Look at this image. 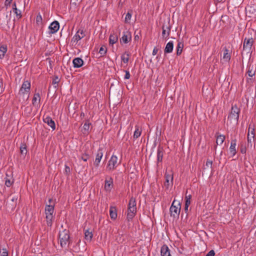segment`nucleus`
Instances as JSON below:
<instances>
[{
  "label": "nucleus",
  "instance_id": "f257e3e1",
  "mask_svg": "<svg viewBox=\"0 0 256 256\" xmlns=\"http://www.w3.org/2000/svg\"><path fill=\"white\" fill-rule=\"evenodd\" d=\"M240 112V109L236 106H232L231 112L228 116V122L234 124H237Z\"/></svg>",
  "mask_w": 256,
  "mask_h": 256
},
{
  "label": "nucleus",
  "instance_id": "f03ea898",
  "mask_svg": "<svg viewBox=\"0 0 256 256\" xmlns=\"http://www.w3.org/2000/svg\"><path fill=\"white\" fill-rule=\"evenodd\" d=\"M136 199L133 197L131 198L128 205L127 218L128 220H132L136 215Z\"/></svg>",
  "mask_w": 256,
  "mask_h": 256
},
{
  "label": "nucleus",
  "instance_id": "7ed1b4c3",
  "mask_svg": "<svg viewBox=\"0 0 256 256\" xmlns=\"http://www.w3.org/2000/svg\"><path fill=\"white\" fill-rule=\"evenodd\" d=\"M121 161H118V158L116 156L112 154L108 162L106 170L111 172L114 170L120 164Z\"/></svg>",
  "mask_w": 256,
  "mask_h": 256
},
{
  "label": "nucleus",
  "instance_id": "20e7f679",
  "mask_svg": "<svg viewBox=\"0 0 256 256\" xmlns=\"http://www.w3.org/2000/svg\"><path fill=\"white\" fill-rule=\"evenodd\" d=\"M59 239L62 247L66 246L69 243L70 236L68 231L64 230L60 232Z\"/></svg>",
  "mask_w": 256,
  "mask_h": 256
},
{
  "label": "nucleus",
  "instance_id": "39448f33",
  "mask_svg": "<svg viewBox=\"0 0 256 256\" xmlns=\"http://www.w3.org/2000/svg\"><path fill=\"white\" fill-rule=\"evenodd\" d=\"M30 82L28 80H24L21 86L20 94H22L26 96L28 100L30 96Z\"/></svg>",
  "mask_w": 256,
  "mask_h": 256
},
{
  "label": "nucleus",
  "instance_id": "423d86ee",
  "mask_svg": "<svg viewBox=\"0 0 256 256\" xmlns=\"http://www.w3.org/2000/svg\"><path fill=\"white\" fill-rule=\"evenodd\" d=\"M175 200H174L170 208V214L174 218L178 217L180 211V204L178 202L176 205H174Z\"/></svg>",
  "mask_w": 256,
  "mask_h": 256
},
{
  "label": "nucleus",
  "instance_id": "0eeeda50",
  "mask_svg": "<svg viewBox=\"0 0 256 256\" xmlns=\"http://www.w3.org/2000/svg\"><path fill=\"white\" fill-rule=\"evenodd\" d=\"M165 182L164 183V186L166 189H168L171 188L173 185V173L172 171L169 172H166L165 173Z\"/></svg>",
  "mask_w": 256,
  "mask_h": 256
},
{
  "label": "nucleus",
  "instance_id": "6e6552de",
  "mask_svg": "<svg viewBox=\"0 0 256 256\" xmlns=\"http://www.w3.org/2000/svg\"><path fill=\"white\" fill-rule=\"evenodd\" d=\"M254 40L252 38H245L244 41L243 50H245L247 53L252 52V48L253 45Z\"/></svg>",
  "mask_w": 256,
  "mask_h": 256
},
{
  "label": "nucleus",
  "instance_id": "1a4fd4ad",
  "mask_svg": "<svg viewBox=\"0 0 256 256\" xmlns=\"http://www.w3.org/2000/svg\"><path fill=\"white\" fill-rule=\"evenodd\" d=\"M60 28V24L58 21L52 22L48 26V34H54Z\"/></svg>",
  "mask_w": 256,
  "mask_h": 256
},
{
  "label": "nucleus",
  "instance_id": "9d476101",
  "mask_svg": "<svg viewBox=\"0 0 256 256\" xmlns=\"http://www.w3.org/2000/svg\"><path fill=\"white\" fill-rule=\"evenodd\" d=\"M132 39V34L128 30L125 31L123 32V34L120 38V42L124 44H127Z\"/></svg>",
  "mask_w": 256,
  "mask_h": 256
},
{
  "label": "nucleus",
  "instance_id": "9b49d317",
  "mask_svg": "<svg viewBox=\"0 0 256 256\" xmlns=\"http://www.w3.org/2000/svg\"><path fill=\"white\" fill-rule=\"evenodd\" d=\"M171 29V26L169 24H164L162 27V37L166 38H168Z\"/></svg>",
  "mask_w": 256,
  "mask_h": 256
},
{
  "label": "nucleus",
  "instance_id": "f8f14e48",
  "mask_svg": "<svg viewBox=\"0 0 256 256\" xmlns=\"http://www.w3.org/2000/svg\"><path fill=\"white\" fill-rule=\"evenodd\" d=\"M236 139L232 140L231 141L230 146L229 148L230 150V156L234 157L236 154Z\"/></svg>",
  "mask_w": 256,
  "mask_h": 256
},
{
  "label": "nucleus",
  "instance_id": "ddd939ff",
  "mask_svg": "<svg viewBox=\"0 0 256 256\" xmlns=\"http://www.w3.org/2000/svg\"><path fill=\"white\" fill-rule=\"evenodd\" d=\"M255 136V130L254 126L250 124L249 126L248 134V141L251 142L252 140L254 139Z\"/></svg>",
  "mask_w": 256,
  "mask_h": 256
},
{
  "label": "nucleus",
  "instance_id": "4468645a",
  "mask_svg": "<svg viewBox=\"0 0 256 256\" xmlns=\"http://www.w3.org/2000/svg\"><path fill=\"white\" fill-rule=\"evenodd\" d=\"M113 186V180L112 178H108L105 180L104 189L107 192H110Z\"/></svg>",
  "mask_w": 256,
  "mask_h": 256
},
{
  "label": "nucleus",
  "instance_id": "2eb2a0df",
  "mask_svg": "<svg viewBox=\"0 0 256 256\" xmlns=\"http://www.w3.org/2000/svg\"><path fill=\"white\" fill-rule=\"evenodd\" d=\"M85 36L84 32L82 30H79L77 31L75 35L73 37L74 42H78Z\"/></svg>",
  "mask_w": 256,
  "mask_h": 256
},
{
  "label": "nucleus",
  "instance_id": "dca6fc26",
  "mask_svg": "<svg viewBox=\"0 0 256 256\" xmlns=\"http://www.w3.org/2000/svg\"><path fill=\"white\" fill-rule=\"evenodd\" d=\"M43 120L44 122L49 126L53 130L56 129L55 122L50 117L47 116L44 118Z\"/></svg>",
  "mask_w": 256,
  "mask_h": 256
},
{
  "label": "nucleus",
  "instance_id": "f3484780",
  "mask_svg": "<svg viewBox=\"0 0 256 256\" xmlns=\"http://www.w3.org/2000/svg\"><path fill=\"white\" fill-rule=\"evenodd\" d=\"M103 156V153L102 151V150H99L98 151V153L96 156V159L94 162V164L96 166L98 167L99 166L100 163V160L102 158Z\"/></svg>",
  "mask_w": 256,
  "mask_h": 256
},
{
  "label": "nucleus",
  "instance_id": "a211bd4d",
  "mask_svg": "<svg viewBox=\"0 0 256 256\" xmlns=\"http://www.w3.org/2000/svg\"><path fill=\"white\" fill-rule=\"evenodd\" d=\"M72 64L74 68H79L82 66L84 61L81 58H76L73 60Z\"/></svg>",
  "mask_w": 256,
  "mask_h": 256
},
{
  "label": "nucleus",
  "instance_id": "6ab92c4d",
  "mask_svg": "<svg viewBox=\"0 0 256 256\" xmlns=\"http://www.w3.org/2000/svg\"><path fill=\"white\" fill-rule=\"evenodd\" d=\"M160 254L162 256H172L170 254V250L166 245L164 244L162 246Z\"/></svg>",
  "mask_w": 256,
  "mask_h": 256
},
{
  "label": "nucleus",
  "instance_id": "aec40b11",
  "mask_svg": "<svg viewBox=\"0 0 256 256\" xmlns=\"http://www.w3.org/2000/svg\"><path fill=\"white\" fill-rule=\"evenodd\" d=\"M40 101V95L38 93L35 94L32 100V104L36 106H39Z\"/></svg>",
  "mask_w": 256,
  "mask_h": 256
},
{
  "label": "nucleus",
  "instance_id": "412c9836",
  "mask_svg": "<svg viewBox=\"0 0 256 256\" xmlns=\"http://www.w3.org/2000/svg\"><path fill=\"white\" fill-rule=\"evenodd\" d=\"M174 48V42L172 41H170L167 43L165 47L164 52L166 54H169L172 52Z\"/></svg>",
  "mask_w": 256,
  "mask_h": 256
},
{
  "label": "nucleus",
  "instance_id": "4be33fe9",
  "mask_svg": "<svg viewBox=\"0 0 256 256\" xmlns=\"http://www.w3.org/2000/svg\"><path fill=\"white\" fill-rule=\"evenodd\" d=\"M54 205L46 204L45 208L46 215H53L54 212Z\"/></svg>",
  "mask_w": 256,
  "mask_h": 256
},
{
  "label": "nucleus",
  "instance_id": "5701e85b",
  "mask_svg": "<svg viewBox=\"0 0 256 256\" xmlns=\"http://www.w3.org/2000/svg\"><path fill=\"white\" fill-rule=\"evenodd\" d=\"M118 41V36L117 34L115 33L111 34L109 37L110 44L111 45H113L114 44L116 43Z\"/></svg>",
  "mask_w": 256,
  "mask_h": 256
},
{
  "label": "nucleus",
  "instance_id": "b1692460",
  "mask_svg": "<svg viewBox=\"0 0 256 256\" xmlns=\"http://www.w3.org/2000/svg\"><path fill=\"white\" fill-rule=\"evenodd\" d=\"M110 217L112 220H116L117 218V210L115 206H111L110 210Z\"/></svg>",
  "mask_w": 256,
  "mask_h": 256
},
{
  "label": "nucleus",
  "instance_id": "393cba45",
  "mask_svg": "<svg viewBox=\"0 0 256 256\" xmlns=\"http://www.w3.org/2000/svg\"><path fill=\"white\" fill-rule=\"evenodd\" d=\"M230 54L228 52V50L225 48L224 50V54L222 59L225 62H228L230 60Z\"/></svg>",
  "mask_w": 256,
  "mask_h": 256
},
{
  "label": "nucleus",
  "instance_id": "a878e982",
  "mask_svg": "<svg viewBox=\"0 0 256 256\" xmlns=\"http://www.w3.org/2000/svg\"><path fill=\"white\" fill-rule=\"evenodd\" d=\"M93 234L92 231L86 230L84 232V239L87 242H90L92 238Z\"/></svg>",
  "mask_w": 256,
  "mask_h": 256
},
{
  "label": "nucleus",
  "instance_id": "bb28decb",
  "mask_svg": "<svg viewBox=\"0 0 256 256\" xmlns=\"http://www.w3.org/2000/svg\"><path fill=\"white\" fill-rule=\"evenodd\" d=\"M8 50L6 45L4 44L0 46V59H2Z\"/></svg>",
  "mask_w": 256,
  "mask_h": 256
},
{
  "label": "nucleus",
  "instance_id": "cd10ccee",
  "mask_svg": "<svg viewBox=\"0 0 256 256\" xmlns=\"http://www.w3.org/2000/svg\"><path fill=\"white\" fill-rule=\"evenodd\" d=\"M163 150L162 148H158L157 150V162H161L163 158Z\"/></svg>",
  "mask_w": 256,
  "mask_h": 256
},
{
  "label": "nucleus",
  "instance_id": "c85d7f7f",
  "mask_svg": "<svg viewBox=\"0 0 256 256\" xmlns=\"http://www.w3.org/2000/svg\"><path fill=\"white\" fill-rule=\"evenodd\" d=\"M47 226L51 227L52 224L54 215H46Z\"/></svg>",
  "mask_w": 256,
  "mask_h": 256
},
{
  "label": "nucleus",
  "instance_id": "c756f323",
  "mask_svg": "<svg viewBox=\"0 0 256 256\" xmlns=\"http://www.w3.org/2000/svg\"><path fill=\"white\" fill-rule=\"evenodd\" d=\"M184 48V44L182 42H179L176 46V54L178 56L180 55L182 51Z\"/></svg>",
  "mask_w": 256,
  "mask_h": 256
},
{
  "label": "nucleus",
  "instance_id": "7c9ffc66",
  "mask_svg": "<svg viewBox=\"0 0 256 256\" xmlns=\"http://www.w3.org/2000/svg\"><path fill=\"white\" fill-rule=\"evenodd\" d=\"M225 140V136L223 134H220L217 136L216 143L218 145H221Z\"/></svg>",
  "mask_w": 256,
  "mask_h": 256
},
{
  "label": "nucleus",
  "instance_id": "2f4dec72",
  "mask_svg": "<svg viewBox=\"0 0 256 256\" xmlns=\"http://www.w3.org/2000/svg\"><path fill=\"white\" fill-rule=\"evenodd\" d=\"M247 68V73L249 76L252 77L255 75V70H254L252 66L250 64H249Z\"/></svg>",
  "mask_w": 256,
  "mask_h": 256
},
{
  "label": "nucleus",
  "instance_id": "473e14b6",
  "mask_svg": "<svg viewBox=\"0 0 256 256\" xmlns=\"http://www.w3.org/2000/svg\"><path fill=\"white\" fill-rule=\"evenodd\" d=\"M141 134H142V129L140 128L138 126H136V129H135V130H134V138H138V137L140 136L141 135Z\"/></svg>",
  "mask_w": 256,
  "mask_h": 256
},
{
  "label": "nucleus",
  "instance_id": "72a5a7b5",
  "mask_svg": "<svg viewBox=\"0 0 256 256\" xmlns=\"http://www.w3.org/2000/svg\"><path fill=\"white\" fill-rule=\"evenodd\" d=\"M129 54L128 52H124L121 56V60L124 64H128L129 60Z\"/></svg>",
  "mask_w": 256,
  "mask_h": 256
},
{
  "label": "nucleus",
  "instance_id": "f704fd0d",
  "mask_svg": "<svg viewBox=\"0 0 256 256\" xmlns=\"http://www.w3.org/2000/svg\"><path fill=\"white\" fill-rule=\"evenodd\" d=\"M20 153L22 155H26L27 152L26 146V144H22L20 147Z\"/></svg>",
  "mask_w": 256,
  "mask_h": 256
},
{
  "label": "nucleus",
  "instance_id": "c9c22d12",
  "mask_svg": "<svg viewBox=\"0 0 256 256\" xmlns=\"http://www.w3.org/2000/svg\"><path fill=\"white\" fill-rule=\"evenodd\" d=\"M13 12L16 14V17L18 19L22 18L21 11L18 10L16 8H13Z\"/></svg>",
  "mask_w": 256,
  "mask_h": 256
},
{
  "label": "nucleus",
  "instance_id": "e433bc0d",
  "mask_svg": "<svg viewBox=\"0 0 256 256\" xmlns=\"http://www.w3.org/2000/svg\"><path fill=\"white\" fill-rule=\"evenodd\" d=\"M106 52H107V48H106V46H102L100 48V50H99V53L102 56H103L104 54H106Z\"/></svg>",
  "mask_w": 256,
  "mask_h": 256
},
{
  "label": "nucleus",
  "instance_id": "4c0bfd02",
  "mask_svg": "<svg viewBox=\"0 0 256 256\" xmlns=\"http://www.w3.org/2000/svg\"><path fill=\"white\" fill-rule=\"evenodd\" d=\"M187 192H188L186 191V196H185V204H190V200H191V198H192V195L191 194H188V195H187Z\"/></svg>",
  "mask_w": 256,
  "mask_h": 256
},
{
  "label": "nucleus",
  "instance_id": "58836bf2",
  "mask_svg": "<svg viewBox=\"0 0 256 256\" xmlns=\"http://www.w3.org/2000/svg\"><path fill=\"white\" fill-rule=\"evenodd\" d=\"M0 256H8V251L6 248H0Z\"/></svg>",
  "mask_w": 256,
  "mask_h": 256
},
{
  "label": "nucleus",
  "instance_id": "ea45409f",
  "mask_svg": "<svg viewBox=\"0 0 256 256\" xmlns=\"http://www.w3.org/2000/svg\"><path fill=\"white\" fill-rule=\"evenodd\" d=\"M13 183H14V180L12 178L10 179V178H6V180L5 181V184L6 186L10 187L12 184Z\"/></svg>",
  "mask_w": 256,
  "mask_h": 256
},
{
  "label": "nucleus",
  "instance_id": "a19ab883",
  "mask_svg": "<svg viewBox=\"0 0 256 256\" xmlns=\"http://www.w3.org/2000/svg\"><path fill=\"white\" fill-rule=\"evenodd\" d=\"M42 16L40 15V14H38L36 16V22L38 24H42Z\"/></svg>",
  "mask_w": 256,
  "mask_h": 256
},
{
  "label": "nucleus",
  "instance_id": "79ce46f5",
  "mask_svg": "<svg viewBox=\"0 0 256 256\" xmlns=\"http://www.w3.org/2000/svg\"><path fill=\"white\" fill-rule=\"evenodd\" d=\"M131 18H132V14L128 12L125 17V22L126 23L129 22Z\"/></svg>",
  "mask_w": 256,
  "mask_h": 256
},
{
  "label": "nucleus",
  "instance_id": "37998d69",
  "mask_svg": "<svg viewBox=\"0 0 256 256\" xmlns=\"http://www.w3.org/2000/svg\"><path fill=\"white\" fill-rule=\"evenodd\" d=\"M89 157L90 156L88 154H84L82 156L81 159L84 162H86L89 158Z\"/></svg>",
  "mask_w": 256,
  "mask_h": 256
},
{
  "label": "nucleus",
  "instance_id": "c03bdc74",
  "mask_svg": "<svg viewBox=\"0 0 256 256\" xmlns=\"http://www.w3.org/2000/svg\"><path fill=\"white\" fill-rule=\"evenodd\" d=\"M60 82V78L58 76H55L52 80L53 84H57Z\"/></svg>",
  "mask_w": 256,
  "mask_h": 256
},
{
  "label": "nucleus",
  "instance_id": "a18cd8bd",
  "mask_svg": "<svg viewBox=\"0 0 256 256\" xmlns=\"http://www.w3.org/2000/svg\"><path fill=\"white\" fill-rule=\"evenodd\" d=\"M18 196H12V198L11 199V201L12 202H14V206H16V201L18 200Z\"/></svg>",
  "mask_w": 256,
  "mask_h": 256
},
{
  "label": "nucleus",
  "instance_id": "49530a36",
  "mask_svg": "<svg viewBox=\"0 0 256 256\" xmlns=\"http://www.w3.org/2000/svg\"><path fill=\"white\" fill-rule=\"evenodd\" d=\"M125 72H126V74L124 76V78L126 79V80L129 79L130 78V72L128 70H126Z\"/></svg>",
  "mask_w": 256,
  "mask_h": 256
},
{
  "label": "nucleus",
  "instance_id": "de8ad7c7",
  "mask_svg": "<svg viewBox=\"0 0 256 256\" xmlns=\"http://www.w3.org/2000/svg\"><path fill=\"white\" fill-rule=\"evenodd\" d=\"M13 0H6L4 2L5 6L8 8V6H10V4L12 3V1Z\"/></svg>",
  "mask_w": 256,
  "mask_h": 256
},
{
  "label": "nucleus",
  "instance_id": "09e8293b",
  "mask_svg": "<svg viewBox=\"0 0 256 256\" xmlns=\"http://www.w3.org/2000/svg\"><path fill=\"white\" fill-rule=\"evenodd\" d=\"M215 252L214 250H210L206 256H214Z\"/></svg>",
  "mask_w": 256,
  "mask_h": 256
},
{
  "label": "nucleus",
  "instance_id": "8fccbe9b",
  "mask_svg": "<svg viewBox=\"0 0 256 256\" xmlns=\"http://www.w3.org/2000/svg\"><path fill=\"white\" fill-rule=\"evenodd\" d=\"M212 162L210 160H207L206 162V166L208 167H212Z\"/></svg>",
  "mask_w": 256,
  "mask_h": 256
},
{
  "label": "nucleus",
  "instance_id": "3c124183",
  "mask_svg": "<svg viewBox=\"0 0 256 256\" xmlns=\"http://www.w3.org/2000/svg\"><path fill=\"white\" fill-rule=\"evenodd\" d=\"M158 50L157 48L154 47L153 49L152 54L153 56H155L157 54L158 52Z\"/></svg>",
  "mask_w": 256,
  "mask_h": 256
},
{
  "label": "nucleus",
  "instance_id": "603ef678",
  "mask_svg": "<svg viewBox=\"0 0 256 256\" xmlns=\"http://www.w3.org/2000/svg\"><path fill=\"white\" fill-rule=\"evenodd\" d=\"M90 128V125L88 124L85 123L84 125V128L85 130H88Z\"/></svg>",
  "mask_w": 256,
  "mask_h": 256
},
{
  "label": "nucleus",
  "instance_id": "864d4df0",
  "mask_svg": "<svg viewBox=\"0 0 256 256\" xmlns=\"http://www.w3.org/2000/svg\"><path fill=\"white\" fill-rule=\"evenodd\" d=\"M190 204H185L184 210L186 211V212H187V211L188 210V206H190Z\"/></svg>",
  "mask_w": 256,
  "mask_h": 256
},
{
  "label": "nucleus",
  "instance_id": "5fc2aeb1",
  "mask_svg": "<svg viewBox=\"0 0 256 256\" xmlns=\"http://www.w3.org/2000/svg\"><path fill=\"white\" fill-rule=\"evenodd\" d=\"M240 152L242 154H245L246 152V148H242L240 149Z\"/></svg>",
  "mask_w": 256,
  "mask_h": 256
},
{
  "label": "nucleus",
  "instance_id": "6e6d98bb",
  "mask_svg": "<svg viewBox=\"0 0 256 256\" xmlns=\"http://www.w3.org/2000/svg\"><path fill=\"white\" fill-rule=\"evenodd\" d=\"M66 171L67 172L68 170L70 171V168L66 166Z\"/></svg>",
  "mask_w": 256,
  "mask_h": 256
},
{
  "label": "nucleus",
  "instance_id": "4d7b16f0",
  "mask_svg": "<svg viewBox=\"0 0 256 256\" xmlns=\"http://www.w3.org/2000/svg\"><path fill=\"white\" fill-rule=\"evenodd\" d=\"M16 8V2L14 3L13 4H12V8Z\"/></svg>",
  "mask_w": 256,
  "mask_h": 256
},
{
  "label": "nucleus",
  "instance_id": "13d9d810",
  "mask_svg": "<svg viewBox=\"0 0 256 256\" xmlns=\"http://www.w3.org/2000/svg\"><path fill=\"white\" fill-rule=\"evenodd\" d=\"M216 2H222V0H215Z\"/></svg>",
  "mask_w": 256,
  "mask_h": 256
},
{
  "label": "nucleus",
  "instance_id": "bf43d9fd",
  "mask_svg": "<svg viewBox=\"0 0 256 256\" xmlns=\"http://www.w3.org/2000/svg\"><path fill=\"white\" fill-rule=\"evenodd\" d=\"M138 35L135 36H134V39H135V40H137V39H138Z\"/></svg>",
  "mask_w": 256,
  "mask_h": 256
},
{
  "label": "nucleus",
  "instance_id": "052dcab7",
  "mask_svg": "<svg viewBox=\"0 0 256 256\" xmlns=\"http://www.w3.org/2000/svg\"><path fill=\"white\" fill-rule=\"evenodd\" d=\"M52 201V198H50V199L48 200V202H50V203H51Z\"/></svg>",
  "mask_w": 256,
  "mask_h": 256
}]
</instances>
